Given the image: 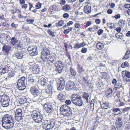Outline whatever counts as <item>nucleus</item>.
I'll return each mask as SVG.
<instances>
[{"label":"nucleus","instance_id":"72a5a7b5","mask_svg":"<svg viewBox=\"0 0 130 130\" xmlns=\"http://www.w3.org/2000/svg\"><path fill=\"white\" fill-rule=\"evenodd\" d=\"M109 105L107 103H105L101 104V107L103 109H107Z\"/></svg>","mask_w":130,"mask_h":130},{"label":"nucleus","instance_id":"f03ea898","mask_svg":"<svg viewBox=\"0 0 130 130\" xmlns=\"http://www.w3.org/2000/svg\"><path fill=\"white\" fill-rule=\"evenodd\" d=\"M71 99L72 103L76 106H80L83 104L82 98L76 94H73L71 96Z\"/></svg>","mask_w":130,"mask_h":130},{"label":"nucleus","instance_id":"e433bc0d","mask_svg":"<svg viewBox=\"0 0 130 130\" xmlns=\"http://www.w3.org/2000/svg\"><path fill=\"white\" fill-rule=\"evenodd\" d=\"M107 26L110 29H111L113 28H114L115 27V24L113 23H107Z\"/></svg>","mask_w":130,"mask_h":130},{"label":"nucleus","instance_id":"39448f33","mask_svg":"<svg viewBox=\"0 0 130 130\" xmlns=\"http://www.w3.org/2000/svg\"><path fill=\"white\" fill-rule=\"evenodd\" d=\"M45 100V99L43 98L41 100V101L40 100L39 101L41 102L42 105H43V108L48 113H51L53 111L54 109L51 104L48 103H45L44 102Z\"/></svg>","mask_w":130,"mask_h":130},{"label":"nucleus","instance_id":"dca6fc26","mask_svg":"<svg viewBox=\"0 0 130 130\" xmlns=\"http://www.w3.org/2000/svg\"><path fill=\"white\" fill-rule=\"evenodd\" d=\"M66 89L68 91L71 90L74 88L75 85L73 82L71 81H69L66 84Z\"/></svg>","mask_w":130,"mask_h":130},{"label":"nucleus","instance_id":"ddd939ff","mask_svg":"<svg viewBox=\"0 0 130 130\" xmlns=\"http://www.w3.org/2000/svg\"><path fill=\"white\" fill-rule=\"evenodd\" d=\"M50 84H48L47 86V89H45V92L48 95H51L53 92L52 86L53 82L52 81L49 82Z\"/></svg>","mask_w":130,"mask_h":130},{"label":"nucleus","instance_id":"9d476101","mask_svg":"<svg viewBox=\"0 0 130 130\" xmlns=\"http://www.w3.org/2000/svg\"><path fill=\"white\" fill-rule=\"evenodd\" d=\"M15 118L17 121H19L23 119L22 111L21 109H17L15 111Z\"/></svg>","mask_w":130,"mask_h":130},{"label":"nucleus","instance_id":"5fc2aeb1","mask_svg":"<svg viewBox=\"0 0 130 130\" xmlns=\"http://www.w3.org/2000/svg\"><path fill=\"white\" fill-rule=\"evenodd\" d=\"M122 120L121 118H119L117 119L116 121V123H122Z\"/></svg>","mask_w":130,"mask_h":130},{"label":"nucleus","instance_id":"9b49d317","mask_svg":"<svg viewBox=\"0 0 130 130\" xmlns=\"http://www.w3.org/2000/svg\"><path fill=\"white\" fill-rule=\"evenodd\" d=\"M27 50L30 55L35 56L37 55V48L35 46H29Z\"/></svg>","mask_w":130,"mask_h":130},{"label":"nucleus","instance_id":"c85d7f7f","mask_svg":"<svg viewBox=\"0 0 130 130\" xmlns=\"http://www.w3.org/2000/svg\"><path fill=\"white\" fill-rule=\"evenodd\" d=\"M118 24L120 27H123L125 25V21L123 19L120 20L118 22Z\"/></svg>","mask_w":130,"mask_h":130},{"label":"nucleus","instance_id":"412c9836","mask_svg":"<svg viewBox=\"0 0 130 130\" xmlns=\"http://www.w3.org/2000/svg\"><path fill=\"white\" fill-rule=\"evenodd\" d=\"M66 98L65 95L61 93H60L57 96V98L62 102H64Z\"/></svg>","mask_w":130,"mask_h":130},{"label":"nucleus","instance_id":"6e6d98bb","mask_svg":"<svg viewBox=\"0 0 130 130\" xmlns=\"http://www.w3.org/2000/svg\"><path fill=\"white\" fill-rule=\"evenodd\" d=\"M79 46L80 48L83 47L86 45V44H85L84 42H83L82 43H79Z\"/></svg>","mask_w":130,"mask_h":130},{"label":"nucleus","instance_id":"c03bdc74","mask_svg":"<svg viewBox=\"0 0 130 130\" xmlns=\"http://www.w3.org/2000/svg\"><path fill=\"white\" fill-rule=\"evenodd\" d=\"M15 47H17L19 49H21L22 47V46H21L20 44V42H18V43H17L15 45H14Z\"/></svg>","mask_w":130,"mask_h":130},{"label":"nucleus","instance_id":"2f4dec72","mask_svg":"<svg viewBox=\"0 0 130 130\" xmlns=\"http://www.w3.org/2000/svg\"><path fill=\"white\" fill-rule=\"evenodd\" d=\"M43 117L42 115H40V117L38 119L36 120L35 121L37 123H40L42 122L43 120Z\"/></svg>","mask_w":130,"mask_h":130},{"label":"nucleus","instance_id":"3c124183","mask_svg":"<svg viewBox=\"0 0 130 130\" xmlns=\"http://www.w3.org/2000/svg\"><path fill=\"white\" fill-rule=\"evenodd\" d=\"M48 33L49 34V35H51L52 37H54L55 35L54 34V32H53L51 30H49L47 31Z\"/></svg>","mask_w":130,"mask_h":130},{"label":"nucleus","instance_id":"393cba45","mask_svg":"<svg viewBox=\"0 0 130 130\" xmlns=\"http://www.w3.org/2000/svg\"><path fill=\"white\" fill-rule=\"evenodd\" d=\"M56 61V58L55 56L52 55L50 56V57L48 59V60L46 61H50L51 63H52Z\"/></svg>","mask_w":130,"mask_h":130},{"label":"nucleus","instance_id":"0e129e2a","mask_svg":"<svg viewBox=\"0 0 130 130\" xmlns=\"http://www.w3.org/2000/svg\"><path fill=\"white\" fill-rule=\"evenodd\" d=\"M71 101L69 100H67L65 101V103L67 105H69L71 103Z\"/></svg>","mask_w":130,"mask_h":130},{"label":"nucleus","instance_id":"69168bd1","mask_svg":"<svg viewBox=\"0 0 130 130\" xmlns=\"http://www.w3.org/2000/svg\"><path fill=\"white\" fill-rule=\"evenodd\" d=\"M101 21L99 19H96L95 20V23L97 24H99L100 22Z\"/></svg>","mask_w":130,"mask_h":130},{"label":"nucleus","instance_id":"4c0bfd02","mask_svg":"<svg viewBox=\"0 0 130 130\" xmlns=\"http://www.w3.org/2000/svg\"><path fill=\"white\" fill-rule=\"evenodd\" d=\"M72 29V28L70 27L67 29L64 30L63 31V33L65 35H67L69 33L70 31H71Z\"/></svg>","mask_w":130,"mask_h":130},{"label":"nucleus","instance_id":"13d9d810","mask_svg":"<svg viewBox=\"0 0 130 130\" xmlns=\"http://www.w3.org/2000/svg\"><path fill=\"white\" fill-rule=\"evenodd\" d=\"M11 26L13 28H15L18 26V25L17 24H15L14 23H13L11 24Z\"/></svg>","mask_w":130,"mask_h":130},{"label":"nucleus","instance_id":"0eeeda50","mask_svg":"<svg viewBox=\"0 0 130 130\" xmlns=\"http://www.w3.org/2000/svg\"><path fill=\"white\" fill-rule=\"evenodd\" d=\"M50 52L46 48H44L41 53V58L44 62L46 61L50 57Z\"/></svg>","mask_w":130,"mask_h":130},{"label":"nucleus","instance_id":"864d4df0","mask_svg":"<svg viewBox=\"0 0 130 130\" xmlns=\"http://www.w3.org/2000/svg\"><path fill=\"white\" fill-rule=\"evenodd\" d=\"M26 21L30 23H32L34 21V19H28L26 20Z\"/></svg>","mask_w":130,"mask_h":130},{"label":"nucleus","instance_id":"4d7b16f0","mask_svg":"<svg viewBox=\"0 0 130 130\" xmlns=\"http://www.w3.org/2000/svg\"><path fill=\"white\" fill-rule=\"evenodd\" d=\"M41 4L39 3H37L36 5V7L37 9H39L41 7Z\"/></svg>","mask_w":130,"mask_h":130},{"label":"nucleus","instance_id":"4be33fe9","mask_svg":"<svg viewBox=\"0 0 130 130\" xmlns=\"http://www.w3.org/2000/svg\"><path fill=\"white\" fill-rule=\"evenodd\" d=\"M83 97L85 99L87 103H88L90 100V96L89 94L86 92H84L83 94Z\"/></svg>","mask_w":130,"mask_h":130},{"label":"nucleus","instance_id":"c9c22d12","mask_svg":"<svg viewBox=\"0 0 130 130\" xmlns=\"http://www.w3.org/2000/svg\"><path fill=\"white\" fill-rule=\"evenodd\" d=\"M64 24V21L63 20H61L59 21L58 23H56V26H62Z\"/></svg>","mask_w":130,"mask_h":130},{"label":"nucleus","instance_id":"79ce46f5","mask_svg":"<svg viewBox=\"0 0 130 130\" xmlns=\"http://www.w3.org/2000/svg\"><path fill=\"white\" fill-rule=\"evenodd\" d=\"M115 36L118 38H121L122 37V34L121 33L118 32L116 34Z\"/></svg>","mask_w":130,"mask_h":130},{"label":"nucleus","instance_id":"aec40b11","mask_svg":"<svg viewBox=\"0 0 130 130\" xmlns=\"http://www.w3.org/2000/svg\"><path fill=\"white\" fill-rule=\"evenodd\" d=\"M14 56L18 59H21L23 57V55L21 52L19 51L15 52L14 54Z\"/></svg>","mask_w":130,"mask_h":130},{"label":"nucleus","instance_id":"b1692460","mask_svg":"<svg viewBox=\"0 0 130 130\" xmlns=\"http://www.w3.org/2000/svg\"><path fill=\"white\" fill-rule=\"evenodd\" d=\"M84 10L86 13H90L91 11V7L88 5L85 6L84 7Z\"/></svg>","mask_w":130,"mask_h":130},{"label":"nucleus","instance_id":"7ed1b4c3","mask_svg":"<svg viewBox=\"0 0 130 130\" xmlns=\"http://www.w3.org/2000/svg\"><path fill=\"white\" fill-rule=\"evenodd\" d=\"M71 109L69 107L66 105H62L60 109L61 114L68 117H70L72 114Z\"/></svg>","mask_w":130,"mask_h":130},{"label":"nucleus","instance_id":"a19ab883","mask_svg":"<svg viewBox=\"0 0 130 130\" xmlns=\"http://www.w3.org/2000/svg\"><path fill=\"white\" fill-rule=\"evenodd\" d=\"M77 70L78 72L79 73L83 72L84 71L83 68L82 67H80L79 65H78L77 67Z\"/></svg>","mask_w":130,"mask_h":130},{"label":"nucleus","instance_id":"7c9ffc66","mask_svg":"<svg viewBox=\"0 0 130 130\" xmlns=\"http://www.w3.org/2000/svg\"><path fill=\"white\" fill-rule=\"evenodd\" d=\"M11 43L13 46L15 45L17 43H18V41L15 37H12L11 39Z\"/></svg>","mask_w":130,"mask_h":130},{"label":"nucleus","instance_id":"473e14b6","mask_svg":"<svg viewBox=\"0 0 130 130\" xmlns=\"http://www.w3.org/2000/svg\"><path fill=\"white\" fill-rule=\"evenodd\" d=\"M70 6L69 5H66L63 7L62 9L65 11H67L70 9Z\"/></svg>","mask_w":130,"mask_h":130},{"label":"nucleus","instance_id":"e2e57ef3","mask_svg":"<svg viewBox=\"0 0 130 130\" xmlns=\"http://www.w3.org/2000/svg\"><path fill=\"white\" fill-rule=\"evenodd\" d=\"M33 78V77H32L31 75H29L28 76L27 79L28 81H29L30 80L32 79Z\"/></svg>","mask_w":130,"mask_h":130},{"label":"nucleus","instance_id":"8fccbe9b","mask_svg":"<svg viewBox=\"0 0 130 130\" xmlns=\"http://www.w3.org/2000/svg\"><path fill=\"white\" fill-rule=\"evenodd\" d=\"M87 51V49L85 47H83L81 50V52L83 53H86Z\"/></svg>","mask_w":130,"mask_h":130},{"label":"nucleus","instance_id":"ea45409f","mask_svg":"<svg viewBox=\"0 0 130 130\" xmlns=\"http://www.w3.org/2000/svg\"><path fill=\"white\" fill-rule=\"evenodd\" d=\"M122 123H116V127L118 129H120L122 126Z\"/></svg>","mask_w":130,"mask_h":130},{"label":"nucleus","instance_id":"f257e3e1","mask_svg":"<svg viewBox=\"0 0 130 130\" xmlns=\"http://www.w3.org/2000/svg\"><path fill=\"white\" fill-rule=\"evenodd\" d=\"M2 121V125L3 127L7 129L12 128L13 126L14 119L12 118V116L6 114L3 117Z\"/></svg>","mask_w":130,"mask_h":130},{"label":"nucleus","instance_id":"58836bf2","mask_svg":"<svg viewBox=\"0 0 130 130\" xmlns=\"http://www.w3.org/2000/svg\"><path fill=\"white\" fill-rule=\"evenodd\" d=\"M83 25H80L78 22H76L74 24V27L76 28H81Z\"/></svg>","mask_w":130,"mask_h":130},{"label":"nucleus","instance_id":"1a4fd4ad","mask_svg":"<svg viewBox=\"0 0 130 130\" xmlns=\"http://www.w3.org/2000/svg\"><path fill=\"white\" fill-rule=\"evenodd\" d=\"M55 66L56 68V70L58 73H61L63 67V65L62 62L60 61H57L55 62Z\"/></svg>","mask_w":130,"mask_h":130},{"label":"nucleus","instance_id":"de8ad7c7","mask_svg":"<svg viewBox=\"0 0 130 130\" xmlns=\"http://www.w3.org/2000/svg\"><path fill=\"white\" fill-rule=\"evenodd\" d=\"M124 130H130V125H125L124 126Z\"/></svg>","mask_w":130,"mask_h":130},{"label":"nucleus","instance_id":"20e7f679","mask_svg":"<svg viewBox=\"0 0 130 130\" xmlns=\"http://www.w3.org/2000/svg\"><path fill=\"white\" fill-rule=\"evenodd\" d=\"M55 123V121L54 120H43L42 125L45 129L49 130L54 127Z\"/></svg>","mask_w":130,"mask_h":130},{"label":"nucleus","instance_id":"37998d69","mask_svg":"<svg viewBox=\"0 0 130 130\" xmlns=\"http://www.w3.org/2000/svg\"><path fill=\"white\" fill-rule=\"evenodd\" d=\"M14 76V73L13 71L11 72L8 74V77L9 78L13 77Z\"/></svg>","mask_w":130,"mask_h":130},{"label":"nucleus","instance_id":"f8f14e48","mask_svg":"<svg viewBox=\"0 0 130 130\" xmlns=\"http://www.w3.org/2000/svg\"><path fill=\"white\" fill-rule=\"evenodd\" d=\"M1 101L3 106L4 107H6L8 106L9 104V98L6 95H3L1 97Z\"/></svg>","mask_w":130,"mask_h":130},{"label":"nucleus","instance_id":"6e6552de","mask_svg":"<svg viewBox=\"0 0 130 130\" xmlns=\"http://www.w3.org/2000/svg\"><path fill=\"white\" fill-rule=\"evenodd\" d=\"M122 75L123 80L124 82H130V72L128 71L124 70L122 72Z\"/></svg>","mask_w":130,"mask_h":130},{"label":"nucleus","instance_id":"c756f323","mask_svg":"<svg viewBox=\"0 0 130 130\" xmlns=\"http://www.w3.org/2000/svg\"><path fill=\"white\" fill-rule=\"evenodd\" d=\"M114 115H118L121 113V111L119 108H115L112 109Z\"/></svg>","mask_w":130,"mask_h":130},{"label":"nucleus","instance_id":"423d86ee","mask_svg":"<svg viewBox=\"0 0 130 130\" xmlns=\"http://www.w3.org/2000/svg\"><path fill=\"white\" fill-rule=\"evenodd\" d=\"M25 77L23 76L18 80L17 85V88L19 90H23L25 88Z\"/></svg>","mask_w":130,"mask_h":130},{"label":"nucleus","instance_id":"f3484780","mask_svg":"<svg viewBox=\"0 0 130 130\" xmlns=\"http://www.w3.org/2000/svg\"><path fill=\"white\" fill-rule=\"evenodd\" d=\"M30 91L35 97L39 95L40 94L39 91L35 87H31Z\"/></svg>","mask_w":130,"mask_h":130},{"label":"nucleus","instance_id":"f704fd0d","mask_svg":"<svg viewBox=\"0 0 130 130\" xmlns=\"http://www.w3.org/2000/svg\"><path fill=\"white\" fill-rule=\"evenodd\" d=\"M70 70L71 75L72 76H75L76 74V71L72 68H71Z\"/></svg>","mask_w":130,"mask_h":130},{"label":"nucleus","instance_id":"2eb2a0df","mask_svg":"<svg viewBox=\"0 0 130 130\" xmlns=\"http://www.w3.org/2000/svg\"><path fill=\"white\" fill-rule=\"evenodd\" d=\"M58 83L59 86L57 88L58 90H62L64 88L65 84V81L64 79L62 77L60 78Z\"/></svg>","mask_w":130,"mask_h":130},{"label":"nucleus","instance_id":"09e8293b","mask_svg":"<svg viewBox=\"0 0 130 130\" xmlns=\"http://www.w3.org/2000/svg\"><path fill=\"white\" fill-rule=\"evenodd\" d=\"M130 109V107H126L125 108L122 109V111L125 112L127 111Z\"/></svg>","mask_w":130,"mask_h":130},{"label":"nucleus","instance_id":"a878e982","mask_svg":"<svg viewBox=\"0 0 130 130\" xmlns=\"http://www.w3.org/2000/svg\"><path fill=\"white\" fill-rule=\"evenodd\" d=\"M40 113L39 114L37 113H35L32 114L31 116L33 120L35 121L40 117Z\"/></svg>","mask_w":130,"mask_h":130},{"label":"nucleus","instance_id":"bf43d9fd","mask_svg":"<svg viewBox=\"0 0 130 130\" xmlns=\"http://www.w3.org/2000/svg\"><path fill=\"white\" fill-rule=\"evenodd\" d=\"M74 48H80L79 43H77L75 44Z\"/></svg>","mask_w":130,"mask_h":130},{"label":"nucleus","instance_id":"4468645a","mask_svg":"<svg viewBox=\"0 0 130 130\" xmlns=\"http://www.w3.org/2000/svg\"><path fill=\"white\" fill-rule=\"evenodd\" d=\"M30 69L32 73L35 74L39 73L40 71V68L37 64L34 63V65L30 68Z\"/></svg>","mask_w":130,"mask_h":130},{"label":"nucleus","instance_id":"603ef678","mask_svg":"<svg viewBox=\"0 0 130 130\" xmlns=\"http://www.w3.org/2000/svg\"><path fill=\"white\" fill-rule=\"evenodd\" d=\"M53 11H54L53 8L51 6H50L48 9L49 12L51 13V14H52V13L53 12Z\"/></svg>","mask_w":130,"mask_h":130},{"label":"nucleus","instance_id":"49530a36","mask_svg":"<svg viewBox=\"0 0 130 130\" xmlns=\"http://www.w3.org/2000/svg\"><path fill=\"white\" fill-rule=\"evenodd\" d=\"M25 103V102L22 99H20L19 101L18 104H20L22 105V106L24 105V104Z\"/></svg>","mask_w":130,"mask_h":130},{"label":"nucleus","instance_id":"6ab92c4d","mask_svg":"<svg viewBox=\"0 0 130 130\" xmlns=\"http://www.w3.org/2000/svg\"><path fill=\"white\" fill-rule=\"evenodd\" d=\"M47 80L44 78H42L38 81L39 83L43 86H46L47 85Z\"/></svg>","mask_w":130,"mask_h":130},{"label":"nucleus","instance_id":"052dcab7","mask_svg":"<svg viewBox=\"0 0 130 130\" xmlns=\"http://www.w3.org/2000/svg\"><path fill=\"white\" fill-rule=\"evenodd\" d=\"M63 16L64 18L68 19L69 17V15L67 13H65L63 14Z\"/></svg>","mask_w":130,"mask_h":130},{"label":"nucleus","instance_id":"cd10ccee","mask_svg":"<svg viewBox=\"0 0 130 130\" xmlns=\"http://www.w3.org/2000/svg\"><path fill=\"white\" fill-rule=\"evenodd\" d=\"M112 90L111 89L109 88L107 89L105 93V96L107 98L110 96L112 94Z\"/></svg>","mask_w":130,"mask_h":130},{"label":"nucleus","instance_id":"5701e85b","mask_svg":"<svg viewBox=\"0 0 130 130\" xmlns=\"http://www.w3.org/2000/svg\"><path fill=\"white\" fill-rule=\"evenodd\" d=\"M9 69L8 67H6L4 68H0V74H3L9 71Z\"/></svg>","mask_w":130,"mask_h":130},{"label":"nucleus","instance_id":"a211bd4d","mask_svg":"<svg viewBox=\"0 0 130 130\" xmlns=\"http://www.w3.org/2000/svg\"><path fill=\"white\" fill-rule=\"evenodd\" d=\"M11 48V47L9 45H4L2 47V51L4 54L8 55Z\"/></svg>","mask_w":130,"mask_h":130},{"label":"nucleus","instance_id":"680f3d73","mask_svg":"<svg viewBox=\"0 0 130 130\" xmlns=\"http://www.w3.org/2000/svg\"><path fill=\"white\" fill-rule=\"evenodd\" d=\"M66 3V2L64 0H61L60 2V4L61 5H64Z\"/></svg>","mask_w":130,"mask_h":130},{"label":"nucleus","instance_id":"a18cd8bd","mask_svg":"<svg viewBox=\"0 0 130 130\" xmlns=\"http://www.w3.org/2000/svg\"><path fill=\"white\" fill-rule=\"evenodd\" d=\"M128 63L127 62H125L123 63L121 65V67L123 68H124L125 67L127 66Z\"/></svg>","mask_w":130,"mask_h":130},{"label":"nucleus","instance_id":"338daca9","mask_svg":"<svg viewBox=\"0 0 130 130\" xmlns=\"http://www.w3.org/2000/svg\"><path fill=\"white\" fill-rule=\"evenodd\" d=\"M117 80H116L115 79H113L112 81V83L115 85L117 84Z\"/></svg>","mask_w":130,"mask_h":130},{"label":"nucleus","instance_id":"bb28decb","mask_svg":"<svg viewBox=\"0 0 130 130\" xmlns=\"http://www.w3.org/2000/svg\"><path fill=\"white\" fill-rule=\"evenodd\" d=\"M104 45L102 43L99 42L96 45V48L99 50H101L104 47Z\"/></svg>","mask_w":130,"mask_h":130},{"label":"nucleus","instance_id":"774afa93","mask_svg":"<svg viewBox=\"0 0 130 130\" xmlns=\"http://www.w3.org/2000/svg\"><path fill=\"white\" fill-rule=\"evenodd\" d=\"M103 32V30L102 29H100L98 31V34L99 35H101Z\"/></svg>","mask_w":130,"mask_h":130}]
</instances>
